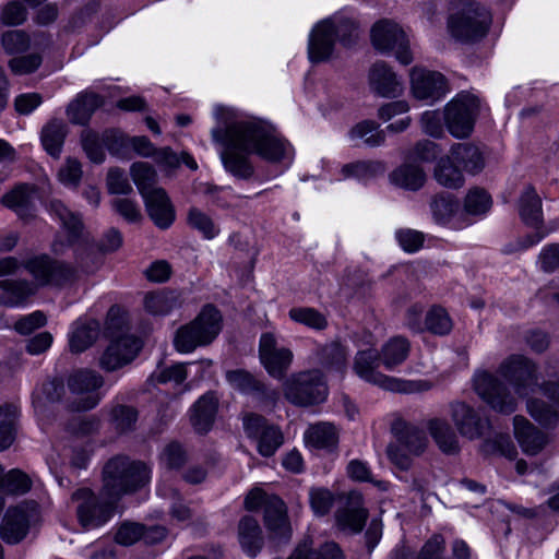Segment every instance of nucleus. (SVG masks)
I'll return each mask as SVG.
<instances>
[{
    "mask_svg": "<svg viewBox=\"0 0 559 559\" xmlns=\"http://www.w3.org/2000/svg\"><path fill=\"white\" fill-rule=\"evenodd\" d=\"M349 138L361 140L370 147L380 146L385 141L384 131L379 129V124L369 120L361 121L353 127L349 131Z\"/></svg>",
    "mask_w": 559,
    "mask_h": 559,
    "instance_id": "51",
    "label": "nucleus"
},
{
    "mask_svg": "<svg viewBox=\"0 0 559 559\" xmlns=\"http://www.w3.org/2000/svg\"><path fill=\"white\" fill-rule=\"evenodd\" d=\"M130 174L142 197L150 194L153 189H157L155 185L158 176L155 168L148 163H133L130 167Z\"/></svg>",
    "mask_w": 559,
    "mask_h": 559,
    "instance_id": "49",
    "label": "nucleus"
},
{
    "mask_svg": "<svg viewBox=\"0 0 559 559\" xmlns=\"http://www.w3.org/2000/svg\"><path fill=\"white\" fill-rule=\"evenodd\" d=\"M100 325L94 319H79L72 325L69 335V346L73 353H82L97 340Z\"/></svg>",
    "mask_w": 559,
    "mask_h": 559,
    "instance_id": "31",
    "label": "nucleus"
},
{
    "mask_svg": "<svg viewBox=\"0 0 559 559\" xmlns=\"http://www.w3.org/2000/svg\"><path fill=\"white\" fill-rule=\"evenodd\" d=\"M66 136L67 126L60 119H51L43 127L40 133L45 151L53 158L60 157Z\"/></svg>",
    "mask_w": 559,
    "mask_h": 559,
    "instance_id": "42",
    "label": "nucleus"
},
{
    "mask_svg": "<svg viewBox=\"0 0 559 559\" xmlns=\"http://www.w3.org/2000/svg\"><path fill=\"white\" fill-rule=\"evenodd\" d=\"M145 534V526L141 523L126 521L118 527L115 540L122 546H131Z\"/></svg>",
    "mask_w": 559,
    "mask_h": 559,
    "instance_id": "61",
    "label": "nucleus"
},
{
    "mask_svg": "<svg viewBox=\"0 0 559 559\" xmlns=\"http://www.w3.org/2000/svg\"><path fill=\"white\" fill-rule=\"evenodd\" d=\"M546 377L539 384V390L547 401L531 397L526 402V411L534 420L547 427L559 420V374L555 368H549Z\"/></svg>",
    "mask_w": 559,
    "mask_h": 559,
    "instance_id": "10",
    "label": "nucleus"
},
{
    "mask_svg": "<svg viewBox=\"0 0 559 559\" xmlns=\"http://www.w3.org/2000/svg\"><path fill=\"white\" fill-rule=\"evenodd\" d=\"M259 359L272 378L282 380L293 364L294 354L289 347L278 343L274 333L265 332L259 341Z\"/></svg>",
    "mask_w": 559,
    "mask_h": 559,
    "instance_id": "15",
    "label": "nucleus"
},
{
    "mask_svg": "<svg viewBox=\"0 0 559 559\" xmlns=\"http://www.w3.org/2000/svg\"><path fill=\"white\" fill-rule=\"evenodd\" d=\"M242 426L247 437L255 440L257 450L262 456L274 455L284 443L282 430L261 415L254 413L243 415Z\"/></svg>",
    "mask_w": 559,
    "mask_h": 559,
    "instance_id": "14",
    "label": "nucleus"
},
{
    "mask_svg": "<svg viewBox=\"0 0 559 559\" xmlns=\"http://www.w3.org/2000/svg\"><path fill=\"white\" fill-rule=\"evenodd\" d=\"M425 180L423 168L415 164H403L390 174V181L393 185L412 191L420 189Z\"/></svg>",
    "mask_w": 559,
    "mask_h": 559,
    "instance_id": "43",
    "label": "nucleus"
},
{
    "mask_svg": "<svg viewBox=\"0 0 559 559\" xmlns=\"http://www.w3.org/2000/svg\"><path fill=\"white\" fill-rule=\"evenodd\" d=\"M0 19L8 26L21 25L27 19V10L21 2L12 1L2 8Z\"/></svg>",
    "mask_w": 559,
    "mask_h": 559,
    "instance_id": "64",
    "label": "nucleus"
},
{
    "mask_svg": "<svg viewBox=\"0 0 559 559\" xmlns=\"http://www.w3.org/2000/svg\"><path fill=\"white\" fill-rule=\"evenodd\" d=\"M103 479L106 489H138L148 485L151 471L142 462H131L127 457L116 456L104 466Z\"/></svg>",
    "mask_w": 559,
    "mask_h": 559,
    "instance_id": "8",
    "label": "nucleus"
},
{
    "mask_svg": "<svg viewBox=\"0 0 559 559\" xmlns=\"http://www.w3.org/2000/svg\"><path fill=\"white\" fill-rule=\"evenodd\" d=\"M187 223L192 229L201 233L206 239H213L219 231L213 219L195 206L189 209Z\"/></svg>",
    "mask_w": 559,
    "mask_h": 559,
    "instance_id": "52",
    "label": "nucleus"
},
{
    "mask_svg": "<svg viewBox=\"0 0 559 559\" xmlns=\"http://www.w3.org/2000/svg\"><path fill=\"white\" fill-rule=\"evenodd\" d=\"M40 53H29L22 57L12 58L9 61V68L16 75H25L35 72L41 64Z\"/></svg>",
    "mask_w": 559,
    "mask_h": 559,
    "instance_id": "63",
    "label": "nucleus"
},
{
    "mask_svg": "<svg viewBox=\"0 0 559 559\" xmlns=\"http://www.w3.org/2000/svg\"><path fill=\"white\" fill-rule=\"evenodd\" d=\"M1 44L7 53L15 55L26 51L31 46V39L24 31H8L2 34Z\"/></svg>",
    "mask_w": 559,
    "mask_h": 559,
    "instance_id": "60",
    "label": "nucleus"
},
{
    "mask_svg": "<svg viewBox=\"0 0 559 559\" xmlns=\"http://www.w3.org/2000/svg\"><path fill=\"white\" fill-rule=\"evenodd\" d=\"M449 155L462 171L475 175L485 167L484 155L479 147L473 143L464 142L453 144L449 151Z\"/></svg>",
    "mask_w": 559,
    "mask_h": 559,
    "instance_id": "30",
    "label": "nucleus"
},
{
    "mask_svg": "<svg viewBox=\"0 0 559 559\" xmlns=\"http://www.w3.org/2000/svg\"><path fill=\"white\" fill-rule=\"evenodd\" d=\"M474 389L478 396L493 411L511 414L516 409V400L498 377L479 371L474 376Z\"/></svg>",
    "mask_w": 559,
    "mask_h": 559,
    "instance_id": "13",
    "label": "nucleus"
},
{
    "mask_svg": "<svg viewBox=\"0 0 559 559\" xmlns=\"http://www.w3.org/2000/svg\"><path fill=\"white\" fill-rule=\"evenodd\" d=\"M102 376L93 370H78L68 379L70 391L78 395L86 394L79 402H74L72 408L75 411H88L94 408L99 399L93 392L103 385Z\"/></svg>",
    "mask_w": 559,
    "mask_h": 559,
    "instance_id": "20",
    "label": "nucleus"
},
{
    "mask_svg": "<svg viewBox=\"0 0 559 559\" xmlns=\"http://www.w3.org/2000/svg\"><path fill=\"white\" fill-rule=\"evenodd\" d=\"M433 219L438 224L461 228L464 225V213L461 211L460 202L449 193L436 195L430 203Z\"/></svg>",
    "mask_w": 559,
    "mask_h": 559,
    "instance_id": "28",
    "label": "nucleus"
},
{
    "mask_svg": "<svg viewBox=\"0 0 559 559\" xmlns=\"http://www.w3.org/2000/svg\"><path fill=\"white\" fill-rule=\"evenodd\" d=\"M514 436L523 452L536 455L547 444L545 432L536 428L527 418L516 415L513 418Z\"/></svg>",
    "mask_w": 559,
    "mask_h": 559,
    "instance_id": "24",
    "label": "nucleus"
},
{
    "mask_svg": "<svg viewBox=\"0 0 559 559\" xmlns=\"http://www.w3.org/2000/svg\"><path fill=\"white\" fill-rule=\"evenodd\" d=\"M64 394V385L58 379L43 383L41 388L34 393L33 405L39 415H44L48 405L57 403Z\"/></svg>",
    "mask_w": 559,
    "mask_h": 559,
    "instance_id": "46",
    "label": "nucleus"
},
{
    "mask_svg": "<svg viewBox=\"0 0 559 559\" xmlns=\"http://www.w3.org/2000/svg\"><path fill=\"white\" fill-rule=\"evenodd\" d=\"M409 352L411 343L406 337L393 336L382 345L379 352L381 364L386 370H394L407 359Z\"/></svg>",
    "mask_w": 559,
    "mask_h": 559,
    "instance_id": "34",
    "label": "nucleus"
},
{
    "mask_svg": "<svg viewBox=\"0 0 559 559\" xmlns=\"http://www.w3.org/2000/svg\"><path fill=\"white\" fill-rule=\"evenodd\" d=\"M385 164L381 160H359L346 164L342 167L344 178H357L359 180H369L384 174Z\"/></svg>",
    "mask_w": 559,
    "mask_h": 559,
    "instance_id": "50",
    "label": "nucleus"
},
{
    "mask_svg": "<svg viewBox=\"0 0 559 559\" xmlns=\"http://www.w3.org/2000/svg\"><path fill=\"white\" fill-rule=\"evenodd\" d=\"M307 445L332 451L338 442V431L331 423H317L310 425L304 435Z\"/></svg>",
    "mask_w": 559,
    "mask_h": 559,
    "instance_id": "33",
    "label": "nucleus"
},
{
    "mask_svg": "<svg viewBox=\"0 0 559 559\" xmlns=\"http://www.w3.org/2000/svg\"><path fill=\"white\" fill-rule=\"evenodd\" d=\"M229 384L247 394L265 401H275L278 397V392L250 374L245 370H233L226 373Z\"/></svg>",
    "mask_w": 559,
    "mask_h": 559,
    "instance_id": "25",
    "label": "nucleus"
},
{
    "mask_svg": "<svg viewBox=\"0 0 559 559\" xmlns=\"http://www.w3.org/2000/svg\"><path fill=\"white\" fill-rule=\"evenodd\" d=\"M312 546V538L306 536L287 559H344L341 548L334 542L325 543L319 550Z\"/></svg>",
    "mask_w": 559,
    "mask_h": 559,
    "instance_id": "38",
    "label": "nucleus"
},
{
    "mask_svg": "<svg viewBox=\"0 0 559 559\" xmlns=\"http://www.w3.org/2000/svg\"><path fill=\"white\" fill-rule=\"evenodd\" d=\"M50 215L57 218L68 233L69 240L78 239L83 229V223L78 213L72 212L62 201L52 199L48 202Z\"/></svg>",
    "mask_w": 559,
    "mask_h": 559,
    "instance_id": "37",
    "label": "nucleus"
},
{
    "mask_svg": "<svg viewBox=\"0 0 559 559\" xmlns=\"http://www.w3.org/2000/svg\"><path fill=\"white\" fill-rule=\"evenodd\" d=\"M43 486L35 475L27 474L20 468L5 471L0 464V489H31Z\"/></svg>",
    "mask_w": 559,
    "mask_h": 559,
    "instance_id": "48",
    "label": "nucleus"
},
{
    "mask_svg": "<svg viewBox=\"0 0 559 559\" xmlns=\"http://www.w3.org/2000/svg\"><path fill=\"white\" fill-rule=\"evenodd\" d=\"M373 47L381 52H393L396 60L404 66L413 61L408 38L403 28L393 21L377 22L371 29Z\"/></svg>",
    "mask_w": 559,
    "mask_h": 559,
    "instance_id": "12",
    "label": "nucleus"
},
{
    "mask_svg": "<svg viewBox=\"0 0 559 559\" xmlns=\"http://www.w3.org/2000/svg\"><path fill=\"white\" fill-rule=\"evenodd\" d=\"M37 518L38 508L35 502L9 508L0 525L1 538L9 544L21 542L27 535L31 523Z\"/></svg>",
    "mask_w": 559,
    "mask_h": 559,
    "instance_id": "17",
    "label": "nucleus"
},
{
    "mask_svg": "<svg viewBox=\"0 0 559 559\" xmlns=\"http://www.w3.org/2000/svg\"><path fill=\"white\" fill-rule=\"evenodd\" d=\"M347 356L348 353L346 348L337 342L326 344L321 349L322 362L331 368H334L341 373H343L346 368Z\"/></svg>",
    "mask_w": 559,
    "mask_h": 559,
    "instance_id": "56",
    "label": "nucleus"
},
{
    "mask_svg": "<svg viewBox=\"0 0 559 559\" xmlns=\"http://www.w3.org/2000/svg\"><path fill=\"white\" fill-rule=\"evenodd\" d=\"M217 406L218 400L211 392L202 395L194 403L191 412V424L198 432L204 433L211 429L217 412Z\"/></svg>",
    "mask_w": 559,
    "mask_h": 559,
    "instance_id": "32",
    "label": "nucleus"
},
{
    "mask_svg": "<svg viewBox=\"0 0 559 559\" xmlns=\"http://www.w3.org/2000/svg\"><path fill=\"white\" fill-rule=\"evenodd\" d=\"M36 289V285L26 280H2L0 281V305L9 308L21 307L35 294Z\"/></svg>",
    "mask_w": 559,
    "mask_h": 559,
    "instance_id": "29",
    "label": "nucleus"
},
{
    "mask_svg": "<svg viewBox=\"0 0 559 559\" xmlns=\"http://www.w3.org/2000/svg\"><path fill=\"white\" fill-rule=\"evenodd\" d=\"M17 407L11 404L0 406V451L9 449L16 437Z\"/></svg>",
    "mask_w": 559,
    "mask_h": 559,
    "instance_id": "47",
    "label": "nucleus"
},
{
    "mask_svg": "<svg viewBox=\"0 0 559 559\" xmlns=\"http://www.w3.org/2000/svg\"><path fill=\"white\" fill-rule=\"evenodd\" d=\"M33 190L28 185H20L2 197V204L22 214L29 206Z\"/></svg>",
    "mask_w": 559,
    "mask_h": 559,
    "instance_id": "54",
    "label": "nucleus"
},
{
    "mask_svg": "<svg viewBox=\"0 0 559 559\" xmlns=\"http://www.w3.org/2000/svg\"><path fill=\"white\" fill-rule=\"evenodd\" d=\"M245 507L249 511L263 508L266 527L275 536L286 539L290 537L286 506L281 498L269 495L266 491H249L245 500Z\"/></svg>",
    "mask_w": 559,
    "mask_h": 559,
    "instance_id": "11",
    "label": "nucleus"
},
{
    "mask_svg": "<svg viewBox=\"0 0 559 559\" xmlns=\"http://www.w3.org/2000/svg\"><path fill=\"white\" fill-rule=\"evenodd\" d=\"M311 507L316 514H326L334 503L337 504L336 522L344 530L358 533L362 530L368 510L364 508L360 491H312L310 496Z\"/></svg>",
    "mask_w": 559,
    "mask_h": 559,
    "instance_id": "2",
    "label": "nucleus"
},
{
    "mask_svg": "<svg viewBox=\"0 0 559 559\" xmlns=\"http://www.w3.org/2000/svg\"><path fill=\"white\" fill-rule=\"evenodd\" d=\"M519 213L522 221L534 228L543 226L542 199L533 187H526L519 199Z\"/></svg>",
    "mask_w": 559,
    "mask_h": 559,
    "instance_id": "35",
    "label": "nucleus"
},
{
    "mask_svg": "<svg viewBox=\"0 0 559 559\" xmlns=\"http://www.w3.org/2000/svg\"><path fill=\"white\" fill-rule=\"evenodd\" d=\"M380 361L381 357L376 349L359 350L355 356L353 369L361 380L394 393H424L433 388L429 380H407L386 376L378 370Z\"/></svg>",
    "mask_w": 559,
    "mask_h": 559,
    "instance_id": "3",
    "label": "nucleus"
},
{
    "mask_svg": "<svg viewBox=\"0 0 559 559\" xmlns=\"http://www.w3.org/2000/svg\"><path fill=\"white\" fill-rule=\"evenodd\" d=\"M451 417L460 435L469 440L479 439L489 427L488 419L464 402L451 404Z\"/></svg>",
    "mask_w": 559,
    "mask_h": 559,
    "instance_id": "21",
    "label": "nucleus"
},
{
    "mask_svg": "<svg viewBox=\"0 0 559 559\" xmlns=\"http://www.w3.org/2000/svg\"><path fill=\"white\" fill-rule=\"evenodd\" d=\"M72 500L78 502L76 516L84 530L97 528L115 514L119 496L114 491H74Z\"/></svg>",
    "mask_w": 559,
    "mask_h": 559,
    "instance_id": "6",
    "label": "nucleus"
},
{
    "mask_svg": "<svg viewBox=\"0 0 559 559\" xmlns=\"http://www.w3.org/2000/svg\"><path fill=\"white\" fill-rule=\"evenodd\" d=\"M411 88L415 98L436 102L449 92L447 79L437 71L414 68L411 71Z\"/></svg>",
    "mask_w": 559,
    "mask_h": 559,
    "instance_id": "18",
    "label": "nucleus"
},
{
    "mask_svg": "<svg viewBox=\"0 0 559 559\" xmlns=\"http://www.w3.org/2000/svg\"><path fill=\"white\" fill-rule=\"evenodd\" d=\"M222 329V316L213 306H205L189 324L178 329L174 345L179 353H191L199 346L212 343Z\"/></svg>",
    "mask_w": 559,
    "mask_h": 559,
    "instance_id": "5",
    "label": "nucleus"
},
{
    "mask_svg": "<svg viewBox=\"0 0 559 559\" xmlns=\"http://www.w3.org/2000/svg\"><path fill=\"white\" fill-rule=\"evenodd\" d=\"M181 304L180 294L171 290L153 292L144 297V308L153 316H166Z\"/></svg>",
    "mask_w": 559,
    "mask_h": 559,
    "instance_id": "39",
    "label": "nucleus"
},
{
    "mask_svg": "<svg viewBox=\"0 0 559 559\" xmlns=\"http://www.w3.org/2000/svg\"><path fill=\"white\" fill-rule=\"evenodd\" d=\"M329 20H333L335 39L343 45H350L357 38L358 28L353 20L343 16L329 17Z\"/></svg>",
    "mask_w": 559,
    "mask_h": 559,
    "instance_id": "62",
    "label": "nucleus"
},
{
    "mask_svg": "<svg viewBox=\"0 0 559 559\" xmlns=\"http://www.w3.org/2000/svg\"><path fill=\"white\" fill-rule=\"evenodd\" d=\"M147 213L159 228H168L175 219V210L163 188L153 189L150 194L143 197Z\"/></svg>",
    "mask_w": 559,
    "mask_h": 559,
    "instance_id": "26",
    "label": "nucleus"
},
{
    "mask_svg": "<svg viewBox=\"0 0 559 559\" xmlns=\"http://www.w3.org/2000/svg\"><path fill=\"white\" fill-rule=\"evenodd\" d=\"M415 486L417 489H424L425 487L436 488L444 486H464L467 489H479V486L474 480L467 478H462L460 480L449 479L445 473L442 471H440L438 475H432L429 478L415 479Z\"/></svg>",
    "mask_w": 559,
    "mask_h": 559,
    "instance_id": "59",
    "label": "nucleus"
},
{
    "mask_svg": "<svg viewBox=\"0 0 559 559\" xmlns=\"http://www.w3.org/2000/svg\"><path fill=\"white\" fill-rule=\"evenodd\" d=\"M289 318L311 329L323 330L328 325L326 318L313 308H293Z\"/></svg>",
    "mask_w": 559,
    "mask_h": 559,
    "instance_id": "58",
    "label": "nucleus"
},
{
    "mask_svg": "<svg viewBox=\"0 0 559 559\" xmlns=\"http://www.w3.org/2000/svg\"><path fill=\"white\" fill-rule=\"evenodd\" d=\"M110 420L118 432H128L135 427L138 412L132 406L117 405L111 409Z\"/></svg>",
    "mask_w": 559,
    "mask_h": 559,
    "instance_id": "53",
    "label": "nucleus"
},
{
    "mask_svg": "<svg viewBox=\"0 0 559 559\" xmlns=\"http://www.w3.org/2000/svg\"><path fill=\"white\" fill-rule=\"evenodd\" d=\"M427 428L442 452L453 454L459 451L457 436L445 419L432 418L428 421Z\"/></svg>",
    "mask_w": 559,
    "mask_h": 559,
    "instance_id": "40",
    "label": "nucleus"
},
{
    "mask_svg": "<svg viewBox=\"0 0 559 559\" xmlns=\"http://www.w3.org/2000/svg\"><path fill=\"white\" fill-rule=\"evenodd\" d=\"M238 531L242 548L249 555L255 556L263 543L262 532L257 520L251 516L242 518L239 522Z\"/></svg>",
    "mask_w": 559,
    "mask_h": 559,
    "instance_id": "45",
    "label": "nucleus"
},
{
    "mask_svg": "<svg viewBox=\"0 0 559 559\" xmlns=\"http://www.w3.org/2000/svg\"><path fill=\"white\" fill-rule=\"evenodd\" d=\"M479 109L476 96L460 93L449 102L443 110V120L448 131L457 139L467 138L475 124Z\"/></svg>",
    "mask_w": 559,
    "mask_h": 559,
    "instance_id": "9",
    "label": "nucleus"
},
{
    "mask_svg": "<svg viewBox=\"0 0 559 559\" xmlns=\"http://www.w3.org/2000/svg\"><path fill=\"white\" fill-rule=\"evenodd\" d=\"M103 144H105L109 151L117 150L116 144H123V136L120 132L115 130H109L104 132L102 139L98 134L84 131L82 134V146L85 151L87 157L93 162L100 164L105 160V152L103 150Z\"/></svg>",
    "mask_w": 559,
    "mask_h": 559,
    "instance_id": "27",
    "label": "nucleus"
},
{
    "mask_svg": "<svg viewBox=\"0 0 559 559\" xmlns=\"http://www.w3.org/2000/svg\"><path fill=\"white\" fill-rule=\"evenodd\" d=\"M499 373L513 386L515 393L523 397L537 384V368L525 356L512 355L503 360Z\"/></svg>",
    "mask_w": 559,
    "mask_h": 559,
    "instance_id": "16",
    "label": "nucleus"
},
{
    "mask_svg": "<svg viewBox=\"0 0 559 559\" xmlns=\"http://www.w3.org/2000/svg\"><path fill=\"white\" fill-rule=\"evenodd\" d=\"M396 431L397 442L405 448V450L413 455H420L428 443V439L423 429L411 424H396L394 427Z\"/></svg>",
    "mask_w": 559,
    "mask_h": 559,
    "instance_id": "41",
    "label": "nucleus"
},
{
    "mask_svg": "<svg viewBox=\"0 0 559 559\" xmlns=\"http://www.w3.org/2000/svg\"><path fill=\"white\" fill-rule=\"evenodd\" d=\"M491 19L489 12L473 0H456L448 17L450 35L461 43H475L484 38Z\"/></svg>",
    "mask_w": 559,
    "mask_h": 559,
    "instance_id": "4",
    "label": "nucleus"
},
{
    "mask_svg": "<svg viewBox=\"0 0 559 559\" xmlns=\"http://www.w3.org/2000/svg\"><path fill=\"white\" fill-rule=\"evenodd\" d=\"M287 401L297 406H311L322 403L328 396V385L319 369L292 373L283 383Z\"/></svg>",
    "mask_w": 559,
    "mask_h": 559,
    "instance_id": "7",
    "label": "nucleus"
},
{
    "mask_svg": "<svg viewBox=\"0 0 559 559\" xmlns=\"http://www.w3.org/2000/svg\"><path fill=\"white\" fill-rule=\"evenodd\" d=\"M333 20L318 22L309 35L308 56L311 62L326 61L333 53L335 45Z\"/></svg>",
    "mask_w": 559,
    "mask_h": 559,
    "instance_id": "22",
    "label": "nucleus"
},
{
    "mask_svg": "<svg viewBox=\"0 0 559 559\" xmlns=\"http://www.w3.org/2000/svg\"><path fill=\"white\" fill-rule=\"evenodd\" d=\"M490 205V195L485 190L475 188L466 194L462 212L464 215H481L489 210Z\"/></svg>",
    "mask_w": 559,
    "mask_h": 559,
    "instance_id": "57",
    "label": "nucleus"
},
{
    "mask_svg": "<svg viewBox=\"0 0 559 559\" xmlns=\"http://www.w3.org/2000/svg\"><path fill=\"white\" fill-rule=\"evenodd\" d=\"M426 329L437 335H445L452 330V320L448 312L441 307L431 308L425 320Z\"/></svg>",
    "mask_w": 559,
    "mask_h": 559,
    "instance_id": "55",
    "label": "nucleus"
},
{
    "mask_svg": "<svg viewBox=\"0 0 559 559\" xmlns=\"http://www.w3.org/2000/svg\"><path fill=\"white\" fill-rule=\"evenodd\" d=\"M433 176L439 185L447 188L456 189L464 185L463 171L449 154L438 160Z\"/></svg>",
    "mask_w": 559,
    "mask_h": 559,
    "instance_id": "44",
    "label": "nucleus"
},
{
    "mask_svg": "<svg viewBox=\"0 0 559 559\" xmlns=\"http://www.w3.org/2000/svg\"><path fill=\"white\" fill-rule=\"evenodd\" d=\"M214 115L224 127L212 129L211 135L222 145L221 160L233 176L249 179L253 175L251 154L271 163L292 156L293 147L271 123L255 117L239 118L224 106H216Z\"/></svg>",
    "mask_w": 559,
    "mask_h": 559,
    "instance_id": "1",
    "label": "nucleus"
},
{
    "mask_svg": "<svg viewBox=\"0 0 559 559\" xmlns=\"http://www.w3.org/2000/svg\"><path fill=\"white\" fill-rule=\"evenodd\" d=\"M370 88L381 97L394 98L403 93L402 81L383 61L376 62L369 71Z\"/></svg>",
    "mask_w": 559,
    "mask_h": 559,
    "instance_id": "23",
    "label": "nucleus"
},
{
    "mask_svg": "<svg viewBox=\"0 0 559 559\" xmlns=\"http://www.w3.org/2000/svg\"><path fill=\"white\" fill-rule=\"evenodd\" d=\"M102 105L95 93H82L67 108V116L72 123L86 124L94 111Z\"/></svg>",
    "mask_w": 559,
    "mask_h": 559,
    "instance_id": "36",
    "label": "nucleus"
},
{
    "mask_svg": "<svg viewBox=\"0 0 559 559\" xmlns=\"http://www.w3.org/2000/svg\"><path fill=\"white\" fill-rule=\"evenodd\" d=\"M141 349V342L132 335L114 338L99 359V365L107 371L117 370L131 362Z\"/></svg>",
    "mask_w": 559,
    "mask_h": 559,
    "instance_id": "19",
    "label": "nucleus"
}]
</instances>
